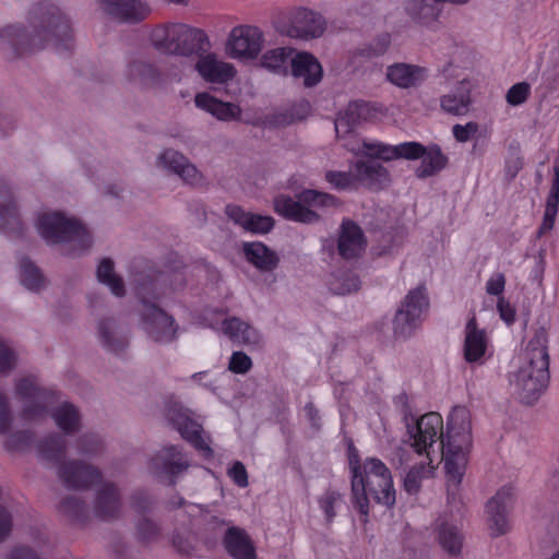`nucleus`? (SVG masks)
<instances>
[{"label":"nucleus","instance_id":"f257e3e1","mask_svg":"<svg viewBox=\"0 0 559 559\" xmlns=\"http://www.w3.org/2000/svg\"><path fill=\"white\" fill-rule=\"evenodd\" d=\"M407 436L403 440L417 454L426 455V462L414 465L404 477V489L409 495H416L424 478L433 472L431 451L440 440L442 460L447 475L449 496H455L465 474L468 453L472 448V426L469 411L464 406L453 407L447 423L443 437V419L440 414L431 412L419 419L405 418Z\"/></svg>","mask_w":559,"mask_h":559},{"label":"nucleus","instance_id":"f03ea898","mask_svg":"<svg viewBox=\"0 0 559 559\" xmlns=\"http://www.w3.org/2000/svg\"><path fill=\"white\" fill-rule=\"evenodd\" d=\"M73 35L68 17L51 2H38L29 11L28 26L10 24L0 28V51L22 56L53 45L71 48Z\"/></svg>","mask_w":559,"mask_h":559},{"label":"nucleus","instance_id":"7ed1b4c3","mask_svg":"<svg viewBox=\"0 0 559 559\" xmlns=\"http://www.w3.org/2000/svg\"><path fill=\"white\" fill-rule=\"evenodd\" d=\"M548 336L538 329L518 356V367L510 376V384L525 404L535 403L548 386Z\"/></svg>","mask_w":559,"mask_h":559},{"label":"nucleus","instance_id":"20e7f679","mask_svg":"<svg viewBox=\"0 0 559 559\" xmlns=\"http://www.w3.org/2000/svg\"><path fill=\"white\" fill-rule=\"evenodd\" d=\"M352 473V495L355 508L364 516L369 514L368 493L385 507L395 503V489L390 469L376 457H368L360 463L357 454H349Z\"/></svg>","mask_w":559,"mask_h":559},{"label":"nucleus","instance_id":"39448f33","mask_svg":"<svg viewBox=\"0 0 559 559\" xmlns=\"http://www.w3.org/2000/svg\"><path fill=\"white\" fill-rule=\"evenodd\" d=\"M134 282V290L142 305L143 326L148 336L157 343H170L176 340L179 326L175 319L151 301V299L158 300L168 294V288L164 287L166 275L140 274Z\"/></svg>","mask_w":559,"mask_h":559},{"label":"nucleus","instance_id":"423d86ee","mask_svg":"<svg viewBox=\"0 0 559 559\" xmlns=\"http://www.w3.org/2000/svg\"><path fill=\"white\" fill-rule=\"evenodd\" d=\"M148 41L158 52L167 56L191 57L207 51V34L186 23L169 22L153 27Z\"/></svg>","mask_w":559,"mask_h":559},{"label":"nucleus","instance_id":"0eeeda50","mask_svg":"<svg viewBox=\"0 0 559 559\" xmlns=\"http://www.w3.org/2000/svg\"><path fill=\"white\" fill-rule=\"evenodd\" d=\"M374 111H377L376 106L370 103L362 100L350 102L336 116L334 121L336 135L340 139L348 136L349 139L344 143V146L355 154H365L384 160L397 158V145L360 141L353 134L355 126L362 120L371 118Z\"/></svg>","mask_w":559,"mask_h":559},{"label":"nucleus","instance_id":"6e6552de","mask_svg":"<svg viewBox=\"0 0 559 559\" xmlns=\"http://www.w3.org/2000/svg\"><path fill=\"white\" fill-rule=\"evenodd\" d=\"M35 227L47 243H70L73 254L84 252L92 246V238L86 228L79 221L60 212H39Z\"/></svg>","mask_w":559,"mask_h":559},{"label":"nucleus","instance_id":"1a4fd4ad","mask_svg":"<svg viewBox=\"0 0 559 559\" xmlns=\"http://www.w3.org/2000/svg\"><path fill=\"white\" fill-rule=\"evenodd\" d=\"M338 205L337 199L329 193L307 189L298 194L297 200L288 195L274 199V209L281 216L304 224L317 223L320 219L312 209H330Z\"/></svg>","mask_w":559,"mask_h":559},{"label":"nucleus","instance_id":"9d476101","mask_svg":"<svg viewBox=\"0 0 559 559\" xmlns=\"http://www.w3.org/2000/svg\"><path fill=\"white\" fill-rule=\"evenodd\" d=\"M16 397L22 403L21 416L25 420H36L47 414L57 400L55 391L44 388L35 376H26L15 383Z\"/></svg>","mask_w":559,"mask_h":559},{"label":"nucleus","instance_id":"9b49d317","mask_svg":"<svg viewBox=\"0 0 559 559\" xmlns=\"http://www.w3.org/2000/svg\"><path fill=\"white\" fill-rule=\"evenodd\" d=\"M429 308V299L424 287L407 293L393 319L395 337L407 338L421 325L424 313Z\"/></svg>","mask_w":559,"mask_h":559},{"label":"nucleus","instance_id":"f8f14e48","mask_svg":"<svg viewBox=\"0 0 559 559\" xmlns=\"http://www.w3.org/2000/svg\"><path fill=\"white\" fill-rule=\"evenodd\" d=\"M165 417L203 457L213 456L210 438L204 433L202 425L191 417V412L177 402L169 403L165 409Z\"/></svg>","mask_w":559,"mask_h":559},{"label":"nucleus","instance_id":"ddd939ff","mask_svg":"<svg viewBox=\"0 0 559 559\" xmlns=\"http://www.w3.org/2000/svg\"><path fill=\"white\" fill-rule=\"evenodd\" d=\"M126 78L144 87H162L169 83L181 81L182 71L171 64L167 70H160L153 61L143 56H136L129 60L126 68Z\"/></svg>","mask_w":559,"mask_h":559},{"label":"nucleus","instance_id":"4468645a","mask_svg":"<svg viewBox=\"0 0 559 559\" xmlns=\"http://www.w3.org/2000/svg\"><path fill=\"white\" fill-rule=\"evenodd\" d=\"M264 46V34L254 25H237L231 28L226 41V51L233 59L255 60Z\"/></svg>","mask_w":559,"mask_h":559},{"label":"nucleus","instance_id":"2eb2a0df","mask_svg":"<svg viewBox=\"0 0 559 559\" xmlns=\"http://www.w3.org/2000/svg\"><path fill=\"white\" fill-rule=\"evenodd\" d=\"M462 353L467 364L477 366L484 365L493 354L491 337L486 329L479 326L475 316L465 324Z\"/></svg>","mask_w":559,"mask_h":559},{"label":"nucleus","instance_id":"dca6fc26","mask_svg":"<svg viewBox=\"0 0 559 559\" xmlns=\"http://www.w3.org/2000/svg\"><path fill=\"white\" fill-rule=\"evenodd\" d=\"M326 28V21L319 12L307 8L294 10L283 33L294 39L310 40L321 37Z\"/></svg>","mask_w":559,"mask_h":559},{"label":"nucleus","instance_id":"f3484780","mask_svg":"<svg viewBox=\"0 0 559 559\" xmlns=\"http://www.w3.org/2000/svg\"><path fill=\"white\" fill-rule=\"evenodd\" d=\"M189 466L190 461L182 450L177 445H169L159 450L151 459L148 468L156 477H165L174 483L175 478L186 472Z\"/></svg>","mask_w":559,"mask_h":559},{"label":"nucleus","instance_id":"a211bd4d","mask_svg":"<svg viewBox=\"0 0 559 559\" xmlns=\"http://www.w3.org/2000/svg\"><path fill=\"white\" fill-rule=\"evenodd\" d=\"M156 167L178 176L187 185L198 186L203 182V176L195 165L174 148H165L157 155Z\"/></svg>","mask_w":559,"mask_h":559},{"label":"nucleus","instance_id":"6ab92c4d","mask_svg":"<svg viewBox=\"0 0 559 559\" xmlns=\"http://www.w3.org/2000/svg\"><path fill=\"white\" fill-rule=\"evenodd\" d=\"M97 3L104 14L120 23H139L152 12L143 0H97Z\"/></svg>","mask_w":559,"mask_h":559},{"label":"nucleus","instance_id":"aec40b11","mask_svg":"<svg viewBox=\"0 0 559 559\" xmlns=\"http://www.w3.org/2000/svg\"><path fill=\"white\" fill-rule=\"evenodd\" d=\"M58 475L62 483L72 489H85L102 479L97 468L80 461L61 464L58 468Z\"/></svg>","mask_w":559,"mask_h":559},{"label":"nucleus","instance_id":"412c9836","mask_svg":"<svg viewBox=\"0 0 559 559\" xmlns=\"http://www.w3.org/2000/svg\"><path fill=\"white\" fill-rule=\"evenodd\" d=\"M290 73L295 79L301 80L306 87L318 85L323 78V69L320 61L308 51L295 50L290 60Z\"/></svg>","mask_w":559,"mask_h":559},{"label":"nucleus","instance_id":"4be33fe9","mask_svg":"<svg viewBox=\"0 0 559 559\" xmlns=\"http://www.w3.org/2000/svg\"><path fill=\"white\" fill-rule=\"evenodd\" d=\"M203 53L198 55L194 68L204 81L224 84L235 78L237 71L231 63L217 59L214 53Z\"/></svg>","mask_w":559,"mask_h":559},{"label":"nucleus","instance_id":"5701e85b","mask_svg":"<svg viewBox=\"0 0 559 559\" xmlns=\"http://www.w3.org/2000/svg\"><path fill=\"white\" fill-rule=\"evenodd\" d=\"M386 80L400 88H412L423 84L429 76V70L426 67L397 62L386 68Z\"/></svg>","mask_w":559,"mask_h":559},{"label":"nucleus","instance_id":"b1692460","mask_svg":"<svg viewBox=\"0 0 559 559\" xmlns=\"http://www.w3.org/2000/svg\"><path fill=\"white\" fill-rule=\"evenodd\" d=\"M0 230L8 236H17L23 230L12 190L2 179H0Z\"/></svg>","mask_w":559,"mask_h":559},{"label":"nucleus","instance_id":"393cba45","mask_svg":"<svg viewBox=\"0 0 559 559\" xmlns=\"http://www.w3.org/2000/svg\"><path fill=\"white\" fill-rule=\"evenodd\" d=\"M471 104V83L466 79L457 81L449 93L440 97L441 109L453 116L466 115Z\"/></svg>","mask_w":559,"mask_h":559},{"label":"nucleus","instance_id":"a878e982","mask_svg":"<svg viewBox=\"0 0 559 559\" xmlns=\"http://www.w3.org/2000/svg\"><path fill=\"white\" fill-rule=\"evenodd\" d=\"M366 240L361 228L350 219H344L338 237V252L345 259H353L365 249Z\"/></svg>","mask_w":559,"mask_h":559},{"label":"nucleus","instance_id":"bb28decb","mask_svg":"<svg viewBox=\"0 0 559 559\" xmlns=\"http://www.w3.org/2000/svg\"><path fill=\"white\" fill-rule=\"evenodd\" d=\"M195 106L222 121L238 120L241 109L238 105L223 102L206 92L198 93L194 97Z\"/></svg>","mask_w":559,"mask_h":559},{"label":"nucleus","instance_id":"cd10ccee","mask_svg":"<svg viewBox=\"0 0 559 559\" xmlns=\"http://www.w3.org/2000/svg\"><path fill=\"white\" fill-rule=\"evenodd\" d=\"M225 213L235 224L239 225L247 231L265 234L274 226V219L271 216L245 212L238 205H227Z\"/></svg>","mask_w":559,"mask_h":559},{"label":"nucleus","instance_id":"c85d7f7f","mask_svg":"<svg viewBox=\"0 0 559 559\" xmlns=\"http://www.w3.org/2000/svg\"><path fill=\"white\" fill-rule=\"evenodd\" d=\"M121 509L120 496L111 483H102L97 489L94 512L102 520H111L118 516Z\"/></svg>","mask_w":559,"mask_h":559},{"label":"nucleus","instance_id":"c756f323","mask_svg":"<svg viewBox=\"0 0 559 559\" xmlns=\"http://www.w3.org/2000/svg\"><path fill=\"white\" fill-rule=\"evenodd\" d=\"M97 335L103 347L114 354H120L128 346V334L112 319L100 320Z\"/></svg>","mask_w":559,"mask_h":559},{"label":"nucleus","instance_id":"7c9ffc66","mask_svg":"<svg viewBox=\"0 0 559 559\" xmlns=\"http://www.w3.org/2000/svg\"><path fill=\"white\" fill-rule=\"evenodd\" d=\"M222 332L234 343L240 345L255 346L261 342L260 332L239 318L225 319L222 323Z\"/></svg>","mask_w":559,"mask_h":559},{"label":"nucleus","instance_id":"2f4dec72","mask_svg":"<svg viewBox=\"0 0 559 559\" xmlns=\"http://www.w3.org/2000/svg\"><path fill=\"white\" fill-rule=\"evenodd\" d=\"M439 4V0H404V11L414 22L429 26L440 16Z\"/></svg>","mask_w":559,"mask_h":559},{"label":"nucleus","instance_id":"473e14b6","mask_svg":"<svg viewBox=\"0 0 559 559\" xmlns=\"http://www.w3.org/2000/svg\"><path fill=\"white\" fill-rule=\"evenodd\" d=\"M224 545L235 559H255V550L249 536L239 527H229L225 532Z\"/></svg>","mask_w":559,"mask_h":559},{"label":"nucleus","instance_id":"72a5a7b5","mask_svg":"<svg viewBox=\"0 0 559 559\" xmlns=\"http://www.w3.org/2000/svg\"><path fill=\"white\" fill-rule=\"evenodd\" d=\"M357 181L372 189H380L389 181V171L378 162H357L354 166Z\"/></svg>","mask_w":559,"mask_h":559},{"label":"nucleus","instance_id":"f704fd0d","mask_svg":"<svg viewBox=\"0 0 559 559\" xmlns=\"http://www.w3.org/2000/svg\"><path fill=\"white\" fill-rule=\"evenodd\" d=\"M295 49L290 47L270 49L262 55L260 66L272 73L286 76L289 73Z\"/></svg>","mask_w":559,"mask_h":559},{"label":"nucleus","instance_id":"c9c22d12","mask_svg":"<svg viewBox=\"0 0 559 559\" xmlns=\"http://www.w3.org/2000/svg\"><path fill=\"white\" fill-rule=\"evenodd\" d=\"M246 259L260 271H272L277 266L278 258L262 242H246L243 245Z\"/></svg>","mask_w":559,"mask_h":559},{"label":"nucleus","instance_id":"e433bc0d","mask_svg":"<svg viewBox=\"0 0 559 559\" xmlns=\"http://www.w3.org/2000/svg\"><path fill=\"white\" fill-rule=\"evenodd\" d=\"M420 165L416 169L418 178H426L441 171L448 164V157L442 153L439 145L424 146L420 155Z\"/></svg>","mask_w":559,"mask_h":559},{"label":"nucleus","instance_id":"4c0bfd02","mask_svg":"<svg viewBox=\"0 0 559 559\" xmlns=\"http://www.w3.org/2000/svg\"><path fill=\"white\" fill-rule=\"evenodd\" d=\"M51 417L59 429L66 433H73L81 427V415L78 408L68 402L61 403L51 411Z\"/></svg>","mask_w":559,"mask_h":559},{"label":"nucleus","instance_id":"58836bf2","mask_svg":"<svg viewBox=\"0 0 559 559\" xmlns=\"http://www.w3.org/2000/svg\"><path fill=\"white\" fill-rule=\"evenodd\" d=\"M20 281L21 284L31 292H39L45 284V280L39 269L28 259L20 261Z\"/></svg>","mask_w":559,"mask_h":559},{"label":"nucleus","instance_id":"ea45409f","mask_svg":"<svg viewBox=\"0 0 559 559\" xmlns=\"http://www.w3.org/2000/svg\"><path fill=\"white\" fill-rule=\"evenodd\" d=\"M97 278L100 283L107 285L116 296L124 294L122 280L116 275L114 263L109 259H103L97 267Z\"/></svg>","mask_w":559,"mask_h":559},{"label":"nucleus","instance_id":"a19ab883","mask_svg":"<svg viewBox=\"0 0 559 559\" xmlns=\"http://www.w3.org/2000/svg\"><path fill=\"white\" fill-rule=\"evenodd\" d=\"M66 451V439L60 435H50L38 444L40 456L48 461H59Z\"/></svg>","mask_w":559,"mask_h":559},{"label":"nucleus","instance_id":"79ce46f5","mask_svg":"<svg viewBox=\"0 0 559 559\" xmlns=\"http://www.w3.org/2000/svg\"><path fill=\"white\" fill-rule=\"evenodd\" d=\"M441 547L451 555H456L461 551L463 544V536L455 525L442 524L438 534Z\"/></svg>","mask_w":559,"mask_h":559},{"label":"nucleus","instance_id":"37998d69","mask_svg":"<svg viewBox=\"0 0 559 559\" xmlns=\"http://www.w3.org/2000/svg\"><path fill=\"white\" fill-rule=\"evenodd\" d=\"M359 278L353 272H340L329 282L330 290L335 295H346L359 289Z\"/></svg>","mask_w":559,"mask_h":559},{"label":"nucleus","instance_id":"c03bdc74","mask_svg":"<svg viewBox=\"0 0 559 559\" xmlns=\"http://www.w3.org/2000/svg\"><path fill=\"white\" fill-rule=\"evenodd\" d=\"M486 513L492 535L500 536L510 530L508 511L499 510L498 508H490V504H486Z\"/></svg>","mask_w":559,"mask_h":559},{"label":"nucleus","instance_id":"a18cd8bd","mask_svg":"<svg viewBox=\"0 0 559 559\" xmlns=\"http://www.w3.org/2000/svg\"><path fill=\"white\" fill-rule=\"evenodd\" d=\"M326 181L338 190L354 189L357 187V173L353 168L352 171H328L325 174Z\"/></svg>","mask_w":559,"mask_h":559},{"label":"nucleus","instance_id":"49530a36","mask_svg":"<svg viewBox=\"0 0 559 559\" xmlns=\"http://www.w3.org/2000/svg\"><path fill=\"white\" fill-rule=\"evenodd\" d=\"M391 45V35L388 33H383L379 35L373 44H371L366 49H358L353 53V59L358 56L370 58L372 56H381L383 55Z\"/></svg>","mask_w":559,"mask_h":559},{"label":"nucleus","instance_id":"de8ad7c7","mask_svg":"<svg viewBox=\"0 0 559 559\" xmlns=\"http://www.w3.org/2000/svg\"><path fill=\"white\" fill-rule=\"evenodd\" d=\"M514 502V488L511 485L502 486L496 495L487 502L490 508L509 511Z\"/></svg>","mask_w":559,"mask_h":559},{"label":"nucleus","instance_id":"09e8293b","mask_svg":"<svg viewBox=\"0 0 559 559\" xmlns=\"http://www.w3.org/2000/svg\"><path fill=\"white\" fill-rule=\"evenodd\" d=\"M76 452L82 455H93L98 453L102 448V440L95 433H84L76 441Z\"/></svg>","mask_w":559,"mask_h":559},{"label":"nucleus","instance_id":"8fccbe9b","mask_svg":"<svg viewBox=\"0 0 559 559\" xmlns=\"http://www.w3.org/2000/svg\"><path fill=\"white\" fill-rule=\"evenodd\" d=\"M531 95V85L527 82H520L512 85L507 94L506 100L509 105L515 107L524 104Z\"/></svg>","mask_w":559,"mask_h":559},{"label":"nucleus","instance_id":"3c124183","mask_svg":"<svg viewBox=\"0 0 559 559\" xmlns=\"http://www.w3.org/2000/svg\"><path fill=\"white\" fill-rule=\"evenodd\" d=\"M311 107L309 102L300 100L294 104L287 112L282 115L280 122L290 124L306 119L310 114Z\"/></svg>","mask_w":559,"mask_h":559},{"label":"nucleus","instance_id":"603ef678","mask_svg":"<svg viewBox=\"0 0 559 559\" xmlns=\"http://www.w3.org/2000/svg\"><path fill=\"white\" fill-rule=\"evenodd\" d=\"M341 500V495L334 490H326L319 498V507L323 511L328 522H331L336 515L335 506Z\"/></svg>","mask_w":559,"mask_h":559},{"label":"nucleus","instance_id":"864d4df0","mask_svg":"<svg viewBox=\"0 0 559 559\" xmlns=\"http://www.w3.org/2000/svg\"><path fill=\"white\" fill-rule=\"evenodd\" d=\"M479 131V126L475 121H468L465 124L456 123L452 127V135L459 143H466L473 140Z\"/></svg>","mask_w":559,"mask_h":559},{"label":"nucleus","instance_id":"5fc2aeb1","mask_svg":"<svg viewBox=\"0 0 559 559\" xmlns=\"http://www.w3.org/2000/svg\"><path fill=\"white\" fill-rule=\"evenodd\" d=\"M16 365V354L8 342L0 338V374L10 372Z\"/></svg>","mask_w":559,"mask_h":559},{"label":"nucleus","instance_id":"6e6d98bb","mask_svg":"<svg viewBox=\"0 0 559 559\" xmlns=\"http://www.w3.org/2000/svg\"><path fill=\"white\" fill-rule=\"evenodd\" d=\"M252 367L251 358L243 352H234L228 364V369L238 374L247 373Z\"/></svg>","mask_w":559,"mask_h":559},{"label":"nucleus","instance_id":"4d7b16f0","mask_svg":"<svg viewBox=\"0 0 559 559\" xmlns=\"http://www.w3.org/2000/svg\"><path fill=\"white\" fill-rule=\"evenodd\" d=\"M32 439L33 436L26 431L13 433L7 437L4 447L9 451H21L31 444Z\"/></svg>","mask_w":559,"mask_h":559},{"label":"nucleus","instance_id":"13d9d810","mask_svg":"<svg viewBox=\"0 0 559 559\" xmlns=\"http://www.w3.org/2000/svg\"><path fill=\"white\" fill-rule=\"evenodd\" d=\"M424 153V145L418 142H404L397 144V158L409 160L419 159Z\"/></svg>","mask_w":559,"mask_h":559},{"label":"nucleus","instance_id":"bf43d9fd","mask_svg":"<svg viewBox=\"0 0 559 559\" xmlns=\"http://www.w3.org/2000/svg\"><path fill=\"white\" fill-rule=\"evenodd\" d=\"M13 421L7 395L0 392V435H7Z\"/></svg>","mask_w":559,"mask_h":559},{"label":"nucleus","instance_id":"052dcab7","mask_svg":"<svg viewBox=\"0 0 559 559\" xmlns=\"http://www.w3.org/2000/svg\"><path fill=\"white\" fill-rule=\"evenodd\" d=\"M60 509L64 514L73 519H80L84 514L86 507L78 498L69 497L62 501Z\"/></svg>","mask_w":559,"mask_h":559},{"label":"nucleus","instance_id":"680f3d73","mask_svg":"<svg viewBox=\"0 0 559 559\" xmlns=\"http://www.w3.org/2000/svg\"><path fill=\"white\" fill-rule=\"evenodd\" d=\"M136 533L141 540L151 542L158 535L159 528L154 522L144 518L139 521L136 525Z\"/></svg>","mask_w":559,"mask_h":559},{"label":"nucleus","instance_id":"e2e57ef3","mask_svg":"<svg viewBox=\"0 0 559 559\" xmlns=\"http://www.w3.org/2000/svg\"><path fill=\"white\" fill-rule=\"evenodd\" d=\"M559 207V166L555 167V178L548 193L545 211L558 214Z\"/></svg>","mask_w":559,"mask_h":559},{"label":"nucleus","instance_id":"0e129e2a","mask_svg":"<svg viewBox=\"0 0 559 559\" xmlns=\"http://www.w3.org/2000/svg\"><path fill=\"white\" fill-rule=\"evenodd\" d=\"M506 276L501 272L492 273L486 282V293L491 296L503 297Z\"/></svg>","mask_w":559,"mask_h":559},{"label":"nucleus","instance_id":"69168bd1","mask_svg":"<svg viewBox=\"0 0 559 559\" xmlns=\"http://www.w3.org/2000/svg\"><path fill=\"white\" fill-rule=\"evenodd\" d=\"M227 475L240 488H246L249 484L247 469L239 461L233 463L227 471Z\"/></svg>","mask_w":559,"mask_h":559},{"label":"nucleus","instance_id":"338daca9","mask_svg":"<svg viewBox=\"0 0 559 559\" xmlns=\"http://www.w3.org/2000/svg\"><path fill=\"white\" fill-rule=\"evenodd\" d=\"M497 310L501 320L508 325H511L515 321V310L504 297L498 298Z\"/></svg>","mask_w":559,"mask_h":559},{"label":"nucleus","instance_id":"774afa93","mask_svg":"<svg viewBox=\"0 0 559 559\" xmlns=\"http://www.w3.org/2000/svg\"><path fill=\"white\" fill-rule=\"evenodd\" d=\"M12 530V515L0 504V542L7 538Z\"/></svg>","mask_w":559,"mask_h":559}]
</instances>
